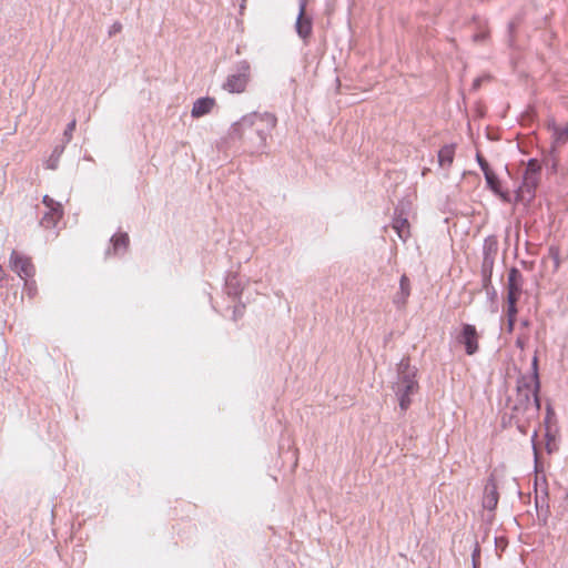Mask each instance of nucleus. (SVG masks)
Here are the masks:
<instances>
[{
	"instance_id": "1",
	"label": "nucleus",
	"mask_w": 568,
	"mask_h": 568,
	"mask_svg": "<svg viewBox=\"0 0 568 568\" xmlns=\"http://www.w3.org/2000/svg\"><path fill=\"white\" fill-rule=\"evenodd\" d=\"M276 123L277 119L272 113L251 112L231 125L227 138L231 141L247 140L256 151L263 152L267 136L271 135Z\"/></svg>"
},
{
	"instance_id": "2",
	"label": "nucleus",
	"mask_w": 568,
	"mask_h": 568,
	"mask_svg": "<svg viewBox=\"0 0 568 568\" xmlns=\"http://www.w3.org/2000/svg\"><path fill=\"white\" fill-rule=\"evenodd\" d=\"M497 254V235H489L484 243L483 247V263H481V286L486 291L487 297L490 302L491 313L496 312L495 298L497 292L493 285V273L495 265V256Z\"/></svg>"
},
{
	"instance_id": "3",
	"label": "nucleus",
	"mask_w": 568,
	"mask_h": 568,
	"mask_svg": "<svg viewBox=\"0 0 568 568\" xmlns=\"http://www.w3.org/2000/svg\"><path fill=\"white\" fill-rule=\"evenodd\" d=\"M251 78V65L246 60H242L236 64L235 73L230 74L222 88L230 93H242Z\"/></svg>"
},
{
	"instance_id": "4",
	"label": "nucleus",
	"mask_w": 568,
	"mask_h": 568,
	"mask_svg": "<svg viewBox=\"0 0 568 568\" xmlns=\"http://www.w3.org/2000/svg\"><path fill=\"white\" fill-rule=\"evenodd\" d=\"M523 278L518 270L511 268L508 274V316H509V329L513 328L515 315L517 313L515 304L521 293Z\"/></svg>"
},
{
	"instance_id": "5",
	"label": "nucleus",
	"mask_w": 568,
	"mask_h": 568,
	"mask_svg": "<svg viewBox=\"0 0 568 568\" xmlns=\"http://www.w3.org/2000/svg\"><path fill=\"white\" fill-rule=\"evenodd\" d=\"M483 508L487 511V520L490 525L493 524L495 517V509L497 508V479H496V469L491 470L488 484L485 487V493L483 497Z\"/></svg>"
},
{
	"instance_id": "6",
	"label": "nucleus",
	"mask_w": 568,
	"mask_h": 568,
	"mask_svg": "<svg viewBox=\"0 0 568 568\" xmlns=\"http://www.w3.org/2000/svg\"><path fill=\"white\" fill-rule=\"evenodd\" d=\"M456 339L464 346L467 355H474L478 351V333L475 325L463 323Z\"/></svg>"
},
{
	"instance_id": "7",
	"label": "nucleus",
	"mask_w": 568,
	"mask_h": 568,
	"mask_svg": "<svg viewBox=\"0 0 568 568\" xmlns=\"http://www.w3.org/2000/svg\"><path fill=\"white\" fill-rule=\"evenodd\" d=\"M10 267L21 278L33 277L36 273L31 258L18 251H12L10 255Z\"/></svg>"
},
{
	"instance_id": "8",
	"label": "nucleus",
	"mask_w": 568,
	"mask_h": 568,
	"mask_svg": "<svg viewBox=\"0 0 568 568\" xmlns=\"http://www.w3.org/2000/svg\"><path fill=\"white\" fill-rule=\"evenodd\" d=\"M130 248V236L126 232L119 230L109 241V246L104 252V258L111 255L123 256Z\"/></svg>"
},
{
	"instance_id": "9",
	"label": "nucleus",
	"mask_w": 568,
	"mask_h": 568,
	"mask_svg": "<svg viewBox=\"0 0 568 568\" xmlns=\"http://www.w3.org/2000/svg\"><path fill=\"white\" fill-rule=\"evenodd\" d=\"M392 389L395 392L399 408L406 412L412 405V396L419 390V383H394Z\"/></svg>"
},
{
	"instance_id": "10",
	"label": "nucleus",
	"mask_w": 568,
	"mask_h": 568,
	"mask_svg": "<svg viewBox=\"0 0 568 568\" xmlns=\"http://www.w3.org/2000/svg\"><path fill=\"white\" fill-rule=\"evenodd\" d=\"M397 382L399 384L418 383V368L410 364V356H404L396 365Z\"/></svg>"
},
{
	"instance_id": "11",
	"label": "nucleus",
	"mask_w": 568,
	"mask_h": 568,
	"mask_svg": "<svg viewBox=\"0 0 568 568\" xmlns=\"http://www.w3.org/2000/svg\"><path fill=\"white\" fill-rule=\"evenodd\" d=\"M540 170L541 166L537 160H529L523 175L521 192L526 190L528 193H531L536 189L539 182Z\"/></svg>"
},
{
	"instance_id": "12",
	"label": "nucleus",
	"mask_w": 568,
	"mask_h": 568,
	"mask_svg": "<svg viewBox=\"0 0 568 568\" xmlns=\"http://www.w3.org/2000/svg\"><path fill=\"white\" fill-rule=\"evenodd\" d=\"M476 161L484 173L487 187L497 196V173L480 151L476 152Z\"/></svg>"
},
{
	"instance_id": "13",
	"label": "nucleus",
	"mask_w": 568,
	"mask_h": 568,
	"mask_svg": "<svg viewBox=\"0 0 568 568\" xmlns=\"http://www.w3.org/2000/svg\"><path fill=\"white\" fill-rule=\"evenodd\" d=\"M295 31L304 44L307 45L313 34V17L310 14H297Z\"/></svg>"
},
{
	"instance_id": "14",
	"label": "nucleus",
	"mask_w": 568,
	"mask_h": 568,
	"mask_svg": "<svg viewBox=\"0 0 568 568\" xmlns=\"http://www.w3.org/2000/svg\"><path fill=\"white\" fill-rule=\"evenodd\" d=\"M225 293L233 300L240 298L243 292V285L240 275L236 272H229L224 283Z\"/></svg>"
},
{
	"instance_id": "15",
	"label": "nucleus",
	"mask_w": 568,
	"mask_h": 568,
	"mask_svg": "<svg viewBox=\"0 0 568 568\" xmlns=\"http://www.w3.org/2000/svg\"><path fill=\"white\" fill-rule=\"evenodd\" d=\"M63 216V206L55 205V209H49L40 217V225L44 229H53Z\"/></svg>"
},
{
	"instance_id": "16",
	"label": "nucleus",
	"mask_w": 568,
	"mask_h": 568,
	"mask_svg": "<svg viewBox=\"0 0 568 568\" xmlns=\"http://www.w3.org/2000/svg\"><path fill=\"white\" fill-rule=\"evenodd\" d=\"M548 130L552 139L554 148H559L568 142V124L558 125L551 121L548 123Z\"/></svg>"
},
{
	"instance_id": "17",
	"label": "nucleus",
	"mask_w": 568,
	"mask_h": 568,
	"mask_svg": "<svg viewBox=\"0 0 568 568\" xmlns=\"http://www.w3.org/2000/svg\"><path fill=\"white\" fill-rule=\"evenodd\" d=\"M215 105V99L211 97H202L195 100L191 111V115L195 119L209 114Z\"/></svg>"
},
{
	"instance_id": "18",
	"label": "nucleus",
	"mask_w": 568,
	"mask_h": 568,
	"mask_svg": "<svg viewBox=\"0 0 568 568\" xmlns=\"http://www.w3.org/2000/svg\"><path fill=\"white\" fill-rule=\"evenodd\" d=\"M410 295V280L406 274H403L399 278V290L394 296V304L398 308H402L406 305L407 300Z\"/></svg>"
},
{
	"instance_id": "19",
	"label": "nucleus",
	"mask_w": 568,
	"mask_h": 568,
	"mask_svg": "<svg viewBox=\"0 0 568 568\" xmlns=\"http://www.w3.org/2000/svg\"><path fill=\"white\" fill-rule=\"evenodd\" d=\"M455 144H445L439 149L437 153V162L439 168L445 170L453 164L455 159Z\"/></svg>"
},
{
	"instance_id": "20",
	"label": "nucleus",
	"mask_w": 568,
	"mask_h": 568,
	"mask_svg": "<svg viewBox=\"0 0 568 568\" xmlns=\"http://www.w3.org/2000/svg\"><path fill=\"white\" fill-rule=\"evenodd\" d=\"M64 149H65V144L64 143L57 144L53 148L52 153H51L50 158L47 161V169H50V170H57L58 169L59 160H60V156L63 154Z\"/></svg>"
},
{
	"instance_id": "21",
	"label": "nucleus",
	"mask_w": 568,
	"mask_h": 568,
	"mask_svg": "<svg viewBox=\"0 0 568 568\" xmlns=\"http://www.w3.org/2000/svg\"><path fill=\"white\" fill-rule=\"evenodd\" d=\"M23 280H24L23 290L26 291L27 295L30 298H33L38 291L36 281L33 280V277H26Z\"/></svg>"
},
{
	"instance_id": "22",
	"label": "nucleus",
	"mask_w": 568,
	"mask_h": 568,
	"mask_svg": "<svg viewBox=\"0 0 568 568\" xmlns=\"http://www.w3.org/2000/svg\"><path fill=\"white\" fill-rule=\"evenodd\" d=\"M77 128V120L72 119L65 126L63 132V142L65 145L72 140L73 132Z\"/></svg>"
},
{
	"instance_id": "23",
	"label": "nucleus",
	"mask_w": 568,
	"mask_h": 568,
	"mask_svg": "<svg viewBox=\"0 0 568 568\" xmlns=\"http://www.w3.org/2000/svg\"><path fill=\"white\" fill-rule=\"evenodd\" d=\"M548 255L554 262V271H558L561 265L560 250L557 246L549 247Z\"/></svg>"
},
{
	"instance_id": "24",
	"label": "nucleus",
	"mask_w": 568,
	"mask_h": 568,
	"mask_svg": "<svg viewBox=\"0 0 568 568\" xmlns=\"http://www.w3.org/2000/svg\"><path fill=\"white\" fill-rule=\"evenodd\" d=\"M244 312H245V304L240 301L237 304H235L233 306L232 320L234 322H237L239 320H241L244 316Z\"/></svg>"
},
{
	"instance_id": "25",
	"label": "nucleus",
	"mask_w": 568,
	"mask_h": 568,
	"mask_svg": "<svg viewBox=\"0 0 568 568\" xmlns=\"http://www.w3.org/2000/svg\"><path fill=\"white\" fill-rule=\"evenodd\" d=\"M494 79V77L491 74H483L480 77H477L474 81H473V85H471V89L473 90H478L481 84L484 82H487V81H491Z\"/></svg>"
},
{
	"instance_id": "26",
	"label": "nucleus",
	"mask_w": 568,
	"mask_h": 568,
	"mask_svg": "<svg viewBox=\"0 0 568 568\" xmlns=\"http://www.w3.org/2000/svg\"><path fill=\"white\" fill-rule=\"evenodd\" d=\"M42 203L44 204V206L47 207V210L49 209H55V205H61V203L54 201L53 199H51L49 195H44L43 200H42Z\"/></svg>"
},
{
	"instance_id": "27",
	"label": "nucleus",
	"mask_w": 568,
	"mask_h": 568,
	"mask_svg": "<svg viewBox=\"0 0 568 568\" xmlns=\"http://www.w3.org/2000/svg\"><path fill=\"white\" fill-rule=\"evenodd\" d=\"M408 226H409V223H408V220H407V219H405V217H404V219H400V220L398 221L396 230H397V233H398V235H399L400 237H402V230H403V229H407Z\"/></svg>"
},
{
	"instance_id": "28",
	"label": "nucleus",
	"mask_w": 568,
	"mask_h": 568,
	"mask_svg": "<svg viewBox=\"0 0 568 568\" xmlns=\"http://www.w3.org/2000/svg\"><path fill=\"white\" fill-rule=\"evenodd\" d=\"M122 30V24L120 22H114L111 27H110V30H109V37H113L115 36L116 33L121 32Z\"/></svg>"
},
{
	"instance_id": "29",
	"label": "nucleus",
	"mask_w": 568,
	"mask_h": 568,
	"mask_svg": "<svg viewBox=\"0 0 568 568\" xmlns=\"http://www.w3.org/2000/svg\"><path fill=\"white\" fill-rule=\"evenodd\" d=\"M308 0H298V14H307L306 7Z\"/></svg>"
},
{
	"instance_id": "30",
	"label": "nucleus",
	"mask_w": 568,
	"mask_h": 568,
	"mask_svg": "<svg viewBox=\"0 0 568 568\" xmlns=\"http://www.w3.org/2000/svg\"><path fill=\"white\" fill-rule=\"evenodd\" d=\"M487 138L491 141L497 140V131L494 128L487 126Z\"/></svg>"
},
{
	"instance_id": "31",
	"label": "nucleus",
	"mask_w": 568,
	"mask_h": 568,
	"mask_svg": "<svg viewBox=\"0 0 568 568\" xmlns=\"http://www.w3.org/2000/svg\"><path fill=\"white\" fill-rule=\"evenodd\" d=\"M486 38H487V33L485 31H479V32L474 34V40L477 41V42L485 41Z\"/></svg>"
},
{
	"instance_id": "32",
	"label": "nucleus",
	"mask_w": 568,
	"mask_h": 568,
	"mask_svg": "<svg viewBox=\"0 0 568 568\" xmlns=\"http://www.w3.org/2000/svg\"><path fill=\"white\" fill-rule=\"evenodd\" d=\"M529 395H531L534 397V400L537 403V395H536V388L534 389H527L526 394H525V397H526V400L527 402H530V397Z\"/></svg>"
},
{
	"instance_id": "33",
	"label": "nucleus",
	"mask_w": 568,
	"mask_h": 568,
	"mask_svg": "<svg viewBox=\"0 0 568 568\" xmlns=\"http://www.w3.org/2000/svg\"><path fill=\"white\" fill-rule=\"evenodd\" d=\"M8 274L4 272V270L2 268V266L0 265V287H3L4 286V281L8 278Z\"/></svg>"
},
{
	"instance_id": "34",
	"label": "nucleus",
	"mask_w": 568,
	"mask_h": 568,
	"mask_svg": "<svg viewBox=\"0 0 568 568\" xmlns=\"http://www.w3.org/2000/svg\"><path fill=\"white\" fill-rule=\"evenodd\" d=\"M246 2L247 0H241V3H240V14H243L245 8H246Z\"/></svg>"
},
{
	"instance_id": "35",
	"label": "nucleus",
	"mask_w": 568,
	"mask_h": 568,
	"mask_svg": "<svg viewBox=\"0 0 568 568\" xmlns=\"http://www.w3.org/2000/svg\"><path fill=\"white\" fill-rule=\"evenodd\" d=\"M493 540H494L495 549L497 550V532L495 534Z\"/></svg>"
},
{
	"instance_id": "36",
	"label": "nucleus",
	"mask_w": 568,
	"mask_h": 568,
	"mask_svg": "<svg viewBox=\"0 0 568 568\" xmlns=\"http://www.w3.org/2000/svg\"><path fill=\"white\" fill-rule=\"evenodd\" d=\"M428 172H430V170H429V169H427V168H424V170H423V175L425 176Z\"/></svg>"
},
{
	"instance_id": "37",
	"label": "nucleus",
	"mask_w": 568,
	"mask_h": 568,
	"mask_svg": "<svg viewBox=\"0 0 568 568\" xmlns=\"http://www.w3.org/2000/svg\"><path fill=\"white\" fill-rule=\"evenodd\" d=\"M498 542H499V548H500V547H501V545H503V539H501V538H499V539H498Z\"/></svg>"
},
{
	"instance_id": "38",
	"label": "nucleus",
	"mask_w": 568,
	"mask_h": 568,
	"mask_svg": "<svg viewBox=\"0 0 568 568\" xmlns=\"http://www.w3.org/2000/svg\"><path fill=\"white\" fill-rule=\"evenodd\" d=\"M473 566H474V568H476V562L475 561L473 562Z\"/></svg>"
}]
</instances>
